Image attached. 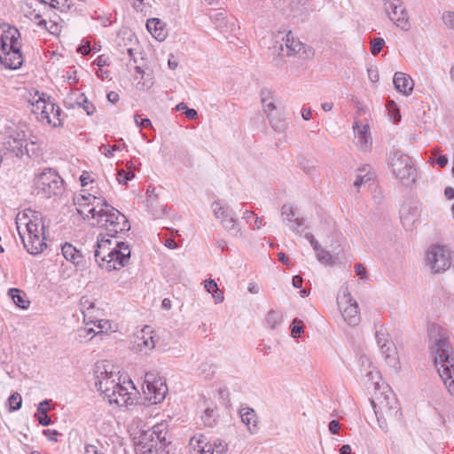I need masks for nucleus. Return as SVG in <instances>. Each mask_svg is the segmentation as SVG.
Listing matches in <instances>:
<instances>
[{
    "instance_id": "obj_1",
    "label": "nucleus",
    "mask_w": 454,
    "mask_h": 454,
    "mask_svg": "<svg viewBox=\"0 0 454 454\" xmlns=\"http://www.w3.org/2000/svg\"><path fill=\"white\" fill-rule=\"evenodd\" d=\"M78 206L77 212L83 218L90 215L91 225L107 231V235L114 237L118 233L129 231L130 224L127 217L108 202L99 197L81 195L74 199Z\"/></svg>"
},
{
    "instance_id": "obj_2",
    "label": "nucleus",
    "mask_w": 454,
    "mask_h": 454,
    "mask_svg": "<svg viewBox=\"0 0 454 454\" xmlns=\"http://www.w3.org/2000/svg\"><path fill=\"white\" fill-rule=\"evenodd\" d=\"M117 234L113 238H116ZM111 236L99 234L97 240V246L94 252V257L99 267L108 271L119 270L128 265L130 259L129 246L123 241H115L112 247Z\"/></svg>"
},
{
    "instance_id": "obj_3",
    "label": "nucleus",
    "mask_w": 454,
    "mask_h": 454,
    "mask_svg": "<svg viewBox=\"0 0 454 454\" xmlns=\"http://www.w3.org/2000/svg\"><path fill=\"white\" fill-rule=\"evenodd\" d=\"M430 349L438 367L439 375L448 392L454 396V350L449 339L441 331L437 337L430 336Z\"/></svg>"
},
{
    "instance_id": "obj_4",
    "label": "nucleus",
    "mask_w": 454,
    "mask_h": 454,
    "mask_svg": "<svg viewBox=\"0 0 454 454\" xmlns=\"http://www.w3.org/2000/svg\"><path fill=\"white\" fill-rule=\"evenodd\" d=\"M371 403L377 417L380 427L387 432V421L393 423L402 418L401 409L395 394L387 385H374V393Z\"/></svg>"
},
{
    "instance_id": "obj_5",
    "label": "nucleus",
    "mask_w": 454,
    "mask_h": 454,
    "mask_svg": "<svg viewBox=\"0 0 454 454\" xmlns=\"http://www.w3.org/2000/svg\"><path fill=\"white\" fill-rule=\"evenodd\" d=\"M390 166L395 176L403 184H413L417 177V169L411 158L400 152L390 153Z\"/></svg>"
},
{
    "instance_id": "obj_6",
    "label": "nucleus",
    "mask_w": 454,
    "mask_h": 454,
    "mask_svg": "<svg viewBox=\"0 0 454 454\" xmlns=\"http://www.w3.org/2000/svg\"><path fill=\"white\" fill-rule=\"evenodd\" d=\"M214 216L220 221L221 225L233 237H242L241 229L239 227L235 212L228 205H223L220 200H215L211 205Z\"/></svg>"
},
{
    "instance_id": "obj_7",
    "label": "nucleus",
    "mask_w": 454,
    "mask_h": 454,
    "mask_svg": "<svg viewBox=\"0 0 454 454\" xmlns=\"http://www.w3.org/2000/svg\"><path fill=\"white\" fill-rule=\"evenodd\" d=\"M427 264L433 273H442L451 265V252L443 246H433L427 254Z\"/></svg>"
},
{
    "instance_id": "obj_8",
    "label": "nucleus",
    "mask_w": 454,
    "mask_h": 454,
    "mask_svg": "<svg viewBox=\"0 0 454 454\" xmlns=\"http://www.w3.org/2000/svg\"><path fill=\"white\" fill-rule=\"evenodd\" d=\"M63 184L62 178L59 174L49 168L42 172L36 181L35 185L38 193H42L44 197L50 198L52 195L58 194Z\"/></svg>"
},
{
    "instance_id": "obj_9",
    "label": "nucleus",
    "mask_w": 454,
    "mask_h": 454,
    "mask_svg": "<svg viewBox=\"0 0 454 454\" xmlns=\"http://www.w3.org/2000/svg\"><path fill=\"white\" fill-rule=\"evenodd\" d=\"M96 377L95 386L103 395L106 396L114 395V387H117L120 382V378L117 377L112 371H108L106 365L97 364L94 370Z\"/></svg>"
},
{
    "instance_id": "obj_10",
    "label": "nucleus",
    "mask_w": 454,
    "mask_h": 454,
    "mask_svg": "<svg viewBox=\"0 0 454 454\" xmlns=\"http://www.w3.org/2000/svg\"><path fill=\"white\" fill-rule=\"evenodd\" d=\"M27 216V213H19L16 217V225L17 230L19 232V235L23 242V245L27 251L31 254H38L42 253L46 247V243L44 242V236L43 235H33V236H27L25 235V232H22L20 231V223L23 219H25Z\"/></svg>"
},
{
    "instance_id": "obj_11",
    "label": "nucleus",
    "mask_w": 454,
    "mask_h": 454,
    "mask_svg": "<svg viewBox=\"0 0 454 454\" xmlns=\"http://www.w3.org/2000/svg\"><path fill=\"white\" fill-rule=\"evenodd\" d=\"M338 305L344 320L349 325H356L359 323V307L349 293H344L340 299L338 298Z\"/></svg>"
},
{
    "instance_id": "obj_12",
    "label": "nucleus",
    "mask_w": 454,
    "mask_h": 454,
    "mask_svg": "<svg viewBox=\"0 0 454 454\" xmlns=\"http://www.w3.org/2000/svg\"><path fill=\"white\" fill-rule=\"evenodd\" d=\"M385 11L389 19L400 28L408 30L410 28L409 16L405 9H401V1L393 0L385 3Z\"/></svg>"
},
{
    "instance_id": "obj_13",
    "label": "nucleus",
    "mask_w": 454,
    "mask_h": 454,
    "mask_svg": "<svg viewBox=\"0 0 454 454\" xmlns=\"http://www.w3.org/2000/svg\"><path fill=\"white\" fill-rule=\"evenodd\" d=\"M155 337L156 335L153 334L151 326L145 325L135 336L133 348L137 352L147 354L155 348Z\"/></svg>"
},
{
    "instance_id": "obj_14",
    "label": "nucleus",
    "mask_w": 454,
    "mask_h": 454,
    "mask_svg": "<svg viewBox=\"0 0 454 454\" xmlns=\"http://www.w3.org/2000/svg\"><path fill=\"white\" fill-rule=\"evenodd\" d=\"M55 103H53L50 98L46 100L44 98L40 97L35 103L32 105V112L37 115V118L41 121H46L48 124L57 127L59 122L52 120L50 116L48 110H54Z\"/></svg>"
},
{
    "instance_id": "obj_15",
    "label": "nucleus",
    "mask_w": 454,
    "mask_h": 454,
    "mask_svg": "<svg viewBox=\"0 0 454 454\" xmlns=\"http://www.w3.org/2000/svg\"><path fill=\"white\" fill-rule=\"evenodd\" d=\"M166 426L164 424H157L150 430L144 431L139 437V444H147L150 442H167L166 441Z\"/></svg>"
},
{
    "instance_id": "obj_16",
    "label": "nucleus",
    "mask_w": 454,
    "mask_h": 454,
    "mask_svg": "<svg viewBox=\"0 0 454 454\" xmlns=\"http://www.w3.org/2000/svg\"><path fill=\"white\" fill-rule=\"evenodd\" d=\"M281 216L284 223H286L290 230L301 235L300 228L304 225L305 220L303 218L295 217L294 207L291 204H285L281 207Z\"/></svg>"
},
{
    "instance_id": "obj_17",
    "label": "nucleus",
    "mask_w": 454,
    "mask_h": 454,
    "mask_svg": "<svg viewBox=\"0 0 454 454\" xmlns=\"http://www.w3.org/2000/svg\"><path fill=\"white\" fill-rule=\"evenodd\" d=\"M190 454H214L213 444L203 434H197L189 441Z\"/></svg>"
},
{
    "instance_id": "obj_18",
    "label": "nucleus",
    "mask_w": 454,
    "mask_h": 454,
    "mask_svg": "<svg viewBox=\"0 0 454 454\" xmlns=\"http://www.w3.org/2000/svg\"><path fill=\"white\" fill-rule=\"evenodd\" d=\"M114 395H110L111 396H106L105 399H107L110 404H116L119 407L121 406H129L134 404L133 398L131 397V394L128 391V388L121 385V383L117 387H114Z\"/></svg>"
},
{
    "instance_id": "obj_19",
    "label": "nucleus",
    "mask_w": 454,
    "mask_h": 454,
    "mask_svg": "<svg viewBox=\"0 0 454 454\" xmlns=\"http://www.w3.org/2000/svg\"><path fill=\"white\" fill-rule=\"evenodd\" d=\"M9 52L0 55V63L6 68L18 69L23 64V57L20 50L9 49Z\"/></svg>"
},
{
    "instance_id": "obj_20",
    "label": "nucleus",
    "mask_w": 454,
    "mask_h": 454,
    "mask_svg": "<svg viewBox=\"0 0 454 454\" xmlns=\"http://www.w3.org/2000/svg\"><path fill=\"white\" fill-rule=\"evenodd\" d=\"M29 213L32 214V218H28V215H27L26 218L21 221L20 226L24 225L27 232V236H33V235H44V225L42 222V219L38 217L36 212H33L29 210Z\"/></svg>"
},
{
    "instance_id": "obj_21",
    "label": "nucleus",
    "mask_w": 454,
    "mask_h": 454,
    "mask_svg": "<svg viewBox=\"0 0 454 454\" xmlns=\"http://www.w3.org/2000/svg\"><path fill=\"white\" fill-rule=\"evenodd\" d=\"M393 82L395 88L404 95H409L413 90L414 82L412 79L404 73L396 72Z\"/></svg>"
},
{
    "instance_id": "obj_22",
    "label": "nucleus",
    "mask_w": 454,
    "mask_h": 454,
    "mask_svg": "<svg viewBox=\"0 0 454 454\" xmlns=\"http://www.w3.org/2000/svg\"><path fill=\"white\" fill-rule=\"evenodd\" d=\"M355 137L357 140V145L360 149L366 150L372 145V137L369 133L367 125H358L356 123L354 126Z\"/></svg>"
},
{
    "instance_id": "obj_23",
    "label": "nucleus",
    "mask_w": 454,
    "mask_h": 454,
    "mask_svg": "<svg viewBox=\"0 0 454 454\" xmlns=\"http://www.w3.org/2000/svg\"><path fill=\"white\" fill-rule=\"evenodd\" d=\"M359 363L361 365V372H364L365 376L368 378V381H371V385L373 387L376 383H379L380 386L385 385L384 383L380 384L377 380L378 379H380L379 372L374 370L371 360L367 356H361L359 359Z\"/></svg>"
},
{
    "instance_id": "obj_24",
    "label": "nucleus",
    "mask_w": 454,
    "mask_h": 454,
    "mask_svg": "<svg viewBox=\"0 0 454 454\" xmlns=\"http://www.w3.org/2000/svg\"><path fill=\"white\" fill-rule=\"evenodd\" d=\"M4 145L5 148L17 157H22L25 153V151H27V143L26 140H23L21 138H15L10 137H8Z\"/></svg>"
},
{
    "instance_id": "obj_25",
    "label": "nucleus",
    "mask_w": 454,
    "mask_h": 454,
    "mask_svg": "<svg viewBox=\"0 0 454 454\" xmlns=\"http://www.w3.org/2000/svg\"><path fill=\"white\" fill-rule=\"evenodd\" d=\"M147 30L152 34V35L157 39L158 41L165 40L167 36V32L163 27V24L160 20L153 18L149 19L146 22Z\"/></svg>"
},
{
    "instance_id": "obj_26",
    "label": "nucleus",
    "mask_w": 454,
    "mask_h": 454,
    "mask_svg": "<svg viewBox=\"0 0 454 454\" xmlns=\"http://www.w3.org/2000/svg\"><path fill=\"white\" fill-rule=\"evenodd\" d=\"M241 420L247 426L250 433L254 434L257 429V416L252 408H243L239 411Z\"/></svg>"
},
{
    "instance_id": "obj_27",
    "label": "nucleus",
    "mask_w": 454,
    "mask_h": 454,
    "mask_svg": "<svg viewBox=\"0 0 454 454\" xmlns=\"http://www.w3.org/2000/svg\"><path fill=\"white\" fill-rule=\"evenodd\" d=\"M170 444V442H150L147 444H139L141 454H169V450H167V447Z\"/></svg>"
},
{
    "instance_id": "obj_28",
    "label": "nucleus",
    "mask_w": 454,
    "mask_h": 454,
    "mask_svg": "<svg viewBox=\"0 0 454 454\" xmlns=\"http://www.w3.org/2000/svg\"><path fill=\"white\" fill-rule=\"evenodd\" d=\"M62 254L66 260L72 262L74 264H80L82 255L73 245L66 243L61 247Z\"/></svg>"
},
{
    "instance_id": "obj_29",
    "label": "nucleus",
    "mask_w": 454,
    "mask_h": 454,
    "mask_svg": "<svg viewBox=\"0 0 454 454\" xmlns=\"http://www.w3.org/2000/svg\"><path fill=\"white\" fill-rule=\"evenodd\" d=\"M375 176L374 172L372 171V168L370 165H364L358 168V174L356 176V179L354 182V185L356 188L361 187L362 184H365L368 182L373 180Z\"/></svg>"
},
{
    "instance_id": "obj_30",
    "label": "nucleus",
    "mask_w": 454,
    "mask_h": 454,
    "mask_svg": "<svg viewBox=\"0 0 454 454\" xmlns=\"http://www.w3.org/2000/svg\"><path fill=\"white\" fill-rule=\"evenodd\" d=\"M50 402L51 400L46 399L41 402L37 407V413L35 414V417L39 424L43 427H47L51 424V419L47 414L50 409Z\"/></svg>"
},
{
    "instance_id": "obj_31",
    "label": "nucleus",
    "mask_w": 454,
    "mask_h": 454,
    "mask_svg": "<svg viewBox=\"0 0 454 454\" xmlns=\"http://www.w3.org/2000/svg\"><path fill=\"white\" fill-rule=\"evenodd\" d=\"M5 41L10 43L9 49H19L20 50L21 43L20 42V34L19 30L14 27H10L2 35Z\"/></svg>"
},
{
    "instance_id": "obj_32",
    "label": "nucleus",
    "mask_w": 454,
    "mask_h": 454,
    "mask_svg": "<svg viewBox=\"0 0 454 454\" xmlns=\"http://www.w3.org/2000/svg\"><path fill=\"white\" fill-rule=\"evenodd\" d=\"M286 46L287 48V56L299 53L304 48V44L299 40L294 38L291 31L286 35Z\"/></svg>"
},
{
    "instance_id": "obj_33",
    "label": "nucleus",
    "mask_w": 454,
    "mask_h": 454,
    "mask_svg": "<svg viewBox=\"0 0 454 454\" xmlns=\"http://www.w3.org/2000/svg\"><path fill=\"white\" fill-rule=\"evenodd\" d=\"M127 40L129 41V46L126 49H120V51L124 53L127 52L130 59L134 60V62H137L136 60V54H137V48L138 46V40L135 34L131 32H128L127 34Z\"/></svg>"
},
{
    "instance_id": "obj_34",
    "label": "nucleus",
    "mask_w": 454,
    "mask_h": 454,
    "mask_svg": "<svg viewBox=\"0 0 454 454\" xmlns=\"http://www.w3.org/2000/svg\"><path fill=\"white\" fill-rule=\"evenodd\" d=\"M205 288L212 294L215 302L220 303L223 301V293L218 288V286L214 279L208 278L205 280Z\"/></svg>"
},
{
    "instance_id": "obj_35",
    "label": "nucleus",
    "mask_w": 454,
    "mask_h": 454,
    "mask_svg": "<svg viewBox=\"0 0 454 454\" xmlns=\"http://www.w3.org/2000/svg\"><path fill=\"white\" fill-rule=\"evenodd\" d=\"M9 295L12 297L13 302L21 309H27L29 306V301L26 300L21 294V291L17 288H11Z\"/></svg>"
},
{
    "instance_id": "obj_36",
    "label": "nucleus",
    "mask_w": 454,
    "mask_h": 454,
    "mask_svg": "<svg viewBox=\"0 0 454 454\" xmlns=\"http://www.w3.org/2000/svg\"><path fill=\"white\" fill-rule=\"evenodd\" d=\"M376 340L379 345V347L382 349V352L386 354V360H388L391 358V355L388 353L391 349L390 344L387 338L385 333H381L380 331L376 332Z\"/></svg>"
},
{
    "instance_id": "obj_37",
    "label": "nucleus",
    "mask_w": 454,
    "mask_h": 454,
    "mask_svg": "<svg viewBox=\"0 0 454 454\" xmlns=\"http://www.w3.org/2000/svg\"><path fill=\"white\" fill-rule=\"evenodd\" d=\"M42 3L49 4L51 7L59 9L61 12L71 10V4L68 0H40Z\"/></svg>"
},
{
    "instance_id": "obj_38",
    "label": "nucleus",
    "mask_w": 454,
    "mask_h": 454,
    "mask_svg": "<svg viewBox=\"0 0 454 454\" xmlns=\"http://www.w3.org/2000/svg\"><path fill=\"white\" fill-rule=\"evenodd\" d=\"M266 320L270 328L275 329L281 323L282 315L278 311L270 310Z\"/></svg>"
},
{
    "instance_id": "obj_39",
    "label": "nucleus",
    "mask_w": 454,
    "mask_h": 454,
    "mask_svg": "<svg viewBox=\"0 0 454 454\" xmlns=\"http://www.w3.org/2000/svg\"><path fill=\"white\" fill-rule=\"evenodd\" d=\"M9 410L11 411H18L20 409L22 404V398L19 393H13L8 398Z\"/></svg>"
},
{
    "instance_id": "obj_40",
    "label": "nucleus",
    "mask_w": 454,
    "mask_h": 454,
    "mask_svg": "<svg viewBox=\"0 0 454 454\" xmlns=\"http://www.w3.org/2000/svg\"><path fill=\"white\" fill-rule=\"evenodd\" d=\"M78 100H79V101H77L78 105L80 106H82V108L84 109V111L86 112V114L88 115H92L95 113L96 107L94 106V105L92 103L88 101V99L84 94H81L80 98H78Z\"/></svg>"
},
{
    "instance_id": "obj_41",
    "label": "nucleus",
    "mask_w": 454,
    "mask_h": 454,
    "mask_svg": "<svg viewBox=\"0 0 454 454\" xmlns=\"http://www.w3.org/2000/svg\"><path fill=\"white\" fill-rule=\"evenodd\" d=\"M316 256L317 259L324 264H332L333 263V256L332 254L320 247L318 250L316 251Z\"/></svg>"
},
{
    "instance_id": "obj_42",
    "label": "nucleus",
    "mask_w": 454,
    "mask_h": 454,
    "mask_svg": "<svg viewBox=\"0 0 454 454\" xmlns=\"http://www.w3.org/2000/svg\"><path fill=\"white\" fill-rule=\"evenodd\" d=\"M387 107L388 114L395 122H398L401 120V114L396 104L393 100L387 101Z\"/></svg>"
},
{
    "instance_id": "obj_43",
    "label": "nucleus",
    "mask_w": 454,
    "mask_h": 454,
    "mask_svg": "<svg viewBox=\"0 0 454 454\" xmlns=\"http://www.w3.org/2000/svg\"><path fill=\"white\" fill-rule=\"evenodd\" d=\"M384 45H385V41L383 38L377 37V38L372 39L371 41L372 54L374 56L378 55L381 51Z\"/></svg>"
},
{
    "instance_id": "obj_44",
    "label": "nucleus",
    "mask_w": 454,
    "mask_h": 454,
    "mask_svg": "<svg viewBox=\"0 0 454 454\" xmlns=\"http://www.w3.org/2000/svg\"><path fill=\"white\" fill-rule=\"evenodd\" d=\"M291 326V333L294 338L300 337L301 333H303V322L301 319L294 318Z\"/></svg>"
},
{
    "instance_id": "obj_45",
    "label": "nucleus",
    "mask_w": 454,
    "mask_h": 454,
    "mask_svg": "<svg viewBox=\"0 0 454 454\" xmlns=\"http://www.w3.org/2000/svg\"><path fill=\"white\" fill-rule=\"evenodd\" d=\"M270 95H271L270 90H269L267 89H263L261 91L262 102V104H263V106L265 107V111L266 112H270L272 110H275V108H276L272 102L267 103V99L269 98H270Z\"/></svg>"
},
{
    "instance_id": "obj_46",
    "label": "nucleus",
    "mask_w": 454,
    "mask_h": 454,
    "mask_svg": "<svg viewBox=\"0 0 454 454\" xmlns=\"http://www.w3.org/2000/svg\"><path fill=\"white\" fill-rule=\"evenodd\" d=\"M442 20L445 25L454 29V12H445L442 14Z\"/></svg>"
},
{
    "instance_id": "obj_47",
    "label": "nucleus",
    "mask_w": 454,
    "mask_h": 454,
    "mask_svg": "<svg viewBox=\"0 0 454 454\" xmlns=\"http://www.w3.org/2000/svg\"><path fill=\"white\" fill-rule=\"evenodd\" d=\"M50 116L52 120L56 121L57 122H59L58 126L61 125V120H60V114L62 113L60 107L55 104V109L54 110H48Z\"/></svg>"
},
{
    "instance_id": "obj_48",
    "label": "nucleus",
    "mask_w": 454,
    "mask_h": 454,
    "mask_svg": "<svg viewBox=\"0 0 454 454\" xmlns=\"http://www.w3.org/2000/svg\"><path fill=\"white\" fill-rule=\"evenodd\" d=\"M270 121L271 127L277 132L281 133L286 129V123L284 121L278 120L275 121L274 120H270Z\"/></svg>"
},
{
    "instance_id": "obj_49",
    "label": "nucleus",
    "mask_w": 454,
    "mask_h": 454,
    "mask_svg": "<svg viewBox=\"0 0 454 454\" xmlns=\"http://www.w3.org/2000/svg\"><path fill=\"white\" fill-rule=\"evenodd\" d=\"M139 115H135L134 116V121L137 124V127H141V128H147V127H150L152 125V121L150 119L148 118H142L141 121H139Z\"/></svg>"
},
{
    "instance_id": "obj_50",
    "label": "nucleus",
    "mask_w": 454,
    "mask_h": 454,
    "mask_svg": "<svg viewBox=\"0 0 454 454\" xmlns=\"http://www.w3.org/2000/svg\"><path fill=\"white\" fill-rule=\"evenodd\" d=\"M43 435L47 437V439L51 442H57L59 435V432L57 430L45 429L43 431Z\"/></svg>"
},
{
    "instance_id": "obj_51",
    "label": "nucleus",
    "mask_w": 454,
    "mask_h": 454,
    "mask_svg": "<svg viewBox=\"0 0 454 454\" xmlns=\"http://www.w3.org/2000/svg\"><path fill=\"white\" fill-rule=\"evenodd\" d=\"M215 412L214 409L207 408L205 410L204 415L202 416V419L204 420V424L206 426L211 427L212 423L210 421L213 413Z\"/></svg>"
},
{
    "instance_id": "obj_52",
    "label": "nucleus",
    "mask_w": 454,
    "mask_h": 454,
    "mask_svg": "<svg viewBox=\"0 0 454 454\" xmlns=\"http://www.w3.org/2000/svg\"><path fill=\"white\" fill-rule=\"evenodd\" d=\"M305 238L309 241V243L312 246V247L315 250V252L321 247V246L319 245L317 240L314 238L313 234L306 233L305 234Z\"/></svg>"
},
{
    "instance_id": "obj_53",
    "label": "nucleus",
    "mask_w": 454,
    "mask_h": 454,
    "mask_svg": "<svg viewBox=\"0 0 454 454\" xmlns=\"http://www.w3.org/2000/svg\"><path fill=\"white\" fill-rule=\"evenodd\" d=\"M355 271H356V275L358 277H360L361 278H366V274H367L366 269L361 263L355 264Z\"/></svg>"
},
{
    "instance_id": "obj_54",
    "label": "nucleus",
    "mask_w": 454,
    "mask_h": 454,
    "mask_svg": "<svg viewBox=\"0 0 454 454\" xmlns=\"http://www.w3.org/2000/svg\"><path fill=\"white\" fill-rule=\"evenodd\" d=\"M31 20H33L34 21H36L38 27H40L42 28L48 29L46 27L47 21L45 20L42 19V16L40 13H35L34 17L31 18Z\"/></svg>"
},
{
    "instance_id": "obj_55",
    "label": "nucleus",
    "mask_w": 454,
    "mask_h": 454,
    "mask_svg": "<svg viewBox=\"0 0 454 454\" xmlns=\"http://www.w3.org/2000/svg\"><path fill=\"white\" fill-rule=\"evenodd\" d=\"M328 428H329V431L335 434H338L339 430H340V423L338 420H332L330 421L329 425H328Z\"/></svg>"
},
{
    "instance_id": "obj_56",
    "label": "nucleus",
    "mask_w": 454,
    "mask_h": 454,
    "mask_svg": "<svg viewBox=\"0 0 454 454\" xmlns=\"http://www.w3.org/2000/svg\"><path fill=\"white\" fill-rule=\"evenodd\" d=\"M84 454H104L95 445L88 444L85 446Z\"/></svg>"
},
{
    "instance_id": "obj_57",
    "label": "nucleus",
    "mask_w": 454,
    "mask_h": 454,
    "mask_svg": "<svg viewBox=\"0 0 454 454\" xmlns=\"http://www.w3.org/2000/svg\"><path fill=\"white\" fill-rule=\"evenodd\" d=\"M10 47V43L4 40V36L0 37V55L4 52H9L8 48Z\"/></svg>"
},
{
    "instance_id": "obj_58",
    "label": "nucleus",
    "mask_w": 454,
    "mask_h": 454,
    "mask_svg": "<svg viewBox=\"0 0 454 454\" xmlns=\"http://www.w3.org/2000/svg\"><path fill=\"white\" fill-rule=\"evenodd\" d=\"M214 449L215 448L216 449V452L217 453H223L227 450V444L224 443L222 441H219L218 443L215 442L214 445H213Z\"/></svg>"
},
{
    "instance_id": "obj_59",
    "label": "nucleus",
    "mask_w": 454,
    "mask_h": 454,
    "mask_svg": "<svg viewBox=\"0 0 454 454\" xmlns=\"http://www.w3.org/2000/svg\"><path fill=\"white\" fill-rule=\"evenodd\" d=\"M184 114L189 120H195L198 118V113L193 108H187Z\"/></svg>"
},
{
    "instance_id": "obj_60",
    "label": "nucleus",
    "mask_w": 454,
    "mask_h": 454,
    "mask_svg": "<svg viewBox=\"0 0 454 454\" xmlns=\"http://www.w3.org/2000/svg\"><path fill=\"white\" fill-rule=\"evenodd\" d=\"M126 171L123 169H120L117 172V180L121 184H126L128 180H126Z\"/></svg>"
},
{
    "instance_id": "obj_61",
    "label": "nucleus",
    "mask_w": 454,
    "mask_h": 454,
    "mask_svg": "<svg viewBox=\"0 0 454 454\" xmlns=\"http://www.w3.org/2000/svg\"><path fill=\"white\" fill-rule=\"evenodd\" d=\"M166 387L161 391V389L160 388L158 391L155 392V395H154V403H160V401H162L165 397V394H166Z\"/></svg>"
},
{
    "instance_id": "obj_62",
    "label": "nucleus",
    "mask_w": 454,
    "mask_h": 454,
    "mask_svg": "<svg viewBox=\"0 0 454 454\" xmlns=\"http://www.w3.org/2000/svg\"><path fill=\"white\" fill-rule=\"evenodd\" d=\"M106 98H107L108 101L113 104L117 103L120 98L119 94L115 91H110L109 93H107Z\"/></svg>"
},
{
    "instance_id": "obj_63",
    "label": "nucleus",
    "mask_w": 454,
    "mask_h": 454,
    "mask_svg": "<svg viewBox=\"0 0 454 454\" xmlns=\"http://www.w3.org/2000/svg\"><path fill=\"white\" fill-rule=\"evenodd\" d=\"M302 282H303V279L301 276L295 275L293 277L292 283L295 288H301L302 286Z\"/></svg>"
},
{
    "instance_id": "obj_64",
    "label": "nucleus",
    "mask_w": 454,
    "mask_h": 454,
    "mask_svg": "<svg viewBox=\"0 0 454 454\" xmlns=\"http://www.w3.org/2000/svg\"><path fill=\"white\" fill-rule=\"evenodd\" d=\"M436 163L441 168H444L448 164V158L445 155H440L437 160Z\"/></svg>"
}]
</instances>
